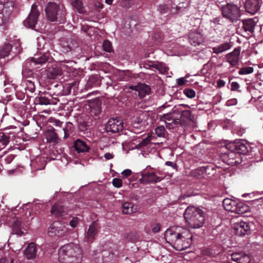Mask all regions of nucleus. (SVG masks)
<instances>
[{"label": "nucleus", "mask_w": 263, "mask_h": 263, "mask_svg": "<svg viewBox=\"0 0 263 263\" xmlns=\"http://www.w3.org/2000/svg\"><path fill=\"white\" fill-rule=\"evenodd\" d=\"M164 238L175 249L182 251L192 243V235L190 231L181 227L174 226L166 230Z\"/></svg>", "instance_id": "f257e3e1"}, {"label": "nucleus", "mask_w": 263, "mask_h": 263, "mask_svg": "<svg viewBox=\"0 0 263 263\" xmlns=\"http://www.w3.org/2000/svg\"><path fill=\"white\" fill-rule=\"evenodd\" d=\"M83 252L78 245L69 243L59 250V260L61 263H81Z\"/></svg>", "instance_id": "f03ea898"}, {"label": "nucleus", "mask_w": 263, "mask_h": 263, "mask_svg": "<svg viewBox=\"0 0 263 263\" xmlns=\"http://www.w3.org/2000/svg\"><path fill=\"white\" fill-rule=\"evenodd\" d=\"M185 222L191 228L198 229L202 227L205 221L203 211L198 208L190 206L184 213Z\"/></svg>", "instance_id": "7ed1b4c3"}, {"label": "nucleus", "mask_w": 263, "mask_h": 263, "mask_svg": "<svg viewBox=\"0 0 263 263\" xmlns=\"http://www.w3.org/2000/svg\"><path fill=\"white\" fill-rule=\"evenodd\" d=\"M240 6V1H236V3L234 2L231 3V23H236V26H238L240 24L244 29L245 31H249L250 33H252L254 32V28L256 26V22L255 20L257 18H250L240 21V17L241 16L239 6Z\"/></svg>", "instance_id": "20e7f679"}, {"label": "nucleus", "mask_w": 263, "mask_h": 263, "mask_svg": "<svg viewBox=\"0 0 263 263\" xmlns=\"http://www.w3.org/2000/svg\"><path fill=\"white\" fill-rule=\"evenodd\" d=\"M45 11L47 17L51 22H57L61 24L66 21V10L63 5L49 2Z\"/></svg>", "instance_id": "39448f33"}, {"label": "nucleus", "mask_w": 263, "mask_h": 263, "mask_svg": "<svg viewBox=\"0 0 263 263\" xmlns=\"http://www.w3.org/2000/svg\"><path fill=\"white\" fill-rule=\"evenodd\" d=\"M248 152L245 144L238 141H231V165H237L242 162V156Z\"/></svg>", "instance_id": "423d86ee"}, {"label": "nucleus", "mask_w": 263, "mask_h": 263, "mask_svg": "<svg viewBox=\"0 0 263 263\" xmlns=\"http://www.w3.org/2000/svg\"><path fill=\"white\" fill-rule=\"evenodd\" d=\"M180 116L177 114L175 108L172 112L163 114L160 117V120L165 123L166 126L168 129H173L180 125Z\"/></svg>", "instance_id": "0eeeda50"}, {"label": "nucleus", "mask_w": 263, "mask_h": 263, "mask_svg": "<svg viewBox=\"0 0 263 263\" xmlns=\"http://www.w3.org/2000/svg\"><path fill=\"white\" fill-rule=\"evenodd\" d=\"M231 229L233 230L236 235L241 237L249 235L251 233L249 223L242 220L233 223Z\"/></svg>", "instance_id": "6e6552de"}, {"label": "nucleus", "mask_w": 263, "mask_h": 263, "mask_svg": "<svg viewBox=\"0 0 263 263\" xmlns=\"http://www.w3.org/2000/svg\"><path fill=\"white\" fill-rule=\"evenodd\" d=\"M39 15L40 12L37 9V6L35 4L32 5L28 16L24 21V26L28 28L34 29L37 24Z\"/></svg>", "instance_id": "1a4fd4ad"}, {"label": "nucleus", "mask_w": 263, "mask_h": 263, "mask_svg": "<svg viewBox=\"0 0 263 263\" xmlns=\"http://www.w3.org/2000/svg\"><path fill=\"white\" fill-rule=\"evenodd\" d=\"M123 122L119 118L110 119L106 124L105 129L107 132L116 133L123 129Z\"/></svg>", "instance_id": "9d476101"}, {"label": "nucleus", "mask_w": 263, "mask_h": 263, "mask_svg": "<svg viewBox=\"0 0 263 263\" xmlns=\"http://www.w3.org/2000/svg\"><path fill=\"white\" fill-rule=\"evenodd\" d=\"M67 232V228L63 223L56 221L52 223L48 229V233L51 236L57 235L59 237L64 236Z\"/></svg>", "instance_id": "9b49d317"}, {"label": "nucleus", "mask_w": 263, "mask_h": 263, "mask_svg": "<svg viewBox=\"0 0 263 263\" xmlns=\"http://www.w3.org/2000/svg\"><path fill=\"white\" fill-rule=\"evenodd\" d=\"M164 178L160 172H151L145 173L142 175L140 179L143 183H156L161 181Z\"/></svg>", "instance_id": "f8f14e48"}, {"label": "nucleus", "mask_w": 263, "mask_h": 263, "mask_svg": "<svg viewBox=\"0 0 263 263\" xmlns=\"http://www.w3.org/2000/svg\"><path fill=\"white\" fill-rule=\"evenodd\" d=\"M13 47L15 48V51H13L14 54L20 53L22 51L21 44L19 42L16 43L13 46L9 43L6 44L0 49V58H4L8 56Z\"/></svg>", "instance_id": "ddd939ff"}, {"label": "nucleus", "mask_w": 263, "mask_h": 263, "mask_svg": "<svg viewBox=\"0 0 263 263\" xmlns=\"http://www.w3.org/2000/svg\"><path fill=\"white\" fill-rule=\"evenodd\" d=\"M59 101L58 98L46 93L41 95L35 99V102L40 105H55Z\"/></svg>", "instance_id": "4468645a"}, {"label": "nucleus", "mask_w": 263, "mask_h": 263, "mask_svg": "<svg viewBox=\"0 0 263 263\" xmlns=\"http://www.w3.org/2000/svg\"><path fill=\"white\" fill-rule=\"evenodd\" d=\"M51 214L57 218L61 217L63 219L69 216L66 208L60 203H55L51 208Z\"/></svg>", "instance_id": "2eb2a0df"}, {"label": "nucleus", "mask_w": 263, "mask_h": 263, "mask_svg": "<svg viewBox=\"0 0 263 263\" xmlns=\"http://www.w3.org/2000/svg\"><path fill=\"white\" fill-rule=\"evenodd\" d=\"M190 44L194 46L200 45L203 42V37L199 30H191L189 34Z\"/></svg>", "instance_id": "dca6fc26"}, {"label": "nucleus", "mask_w": 263, "mask_h": 263, "mask_svg": "<svg viewBox=\"0 0 263 263\" xmlns=\"http://www.w3.org/2000/svg\"><path fill=\"white\" fill-rule=\"evenodd\" d=\"M260 4L258 0H247L245 8L247 12L251 14H255L259 9Z\"/></svg>", "instance_id": "f3484780"}, {"label": "nucleus", "mask_w": 263, "mask_h": 263, "mask_svg": "<svg viewBox=\"0 0 263 263\" xmlns=\"http://www.w3.org/2000/svg\"><path fill=\"white\" fill-rule=\"evenodd\" d=\"M182 107L184 108H190V107L186 104H180L178 107H175L177 114L180 116L181 118H183L187 120L191 121L193 119L191 111L190 110H183Z\"/></svg>", "instance_id": "a211bd4d"}, {"label": "nucleus", "mask_w": 263, "mask_h": 263, "mask_svg": "<svg viewBox=\"0 0 263 263\" xmlns=\"http://www.w3.org/2000/svg\"><path fill=\"white\" fill-rule=\"evenodd\" d=\"M24 254L27 259H33L36 257L37 248L34 242H30L24 251Z\"/></svg>", "instance_id": "6ab92c4d"}, {"label": "nucleus", "mask_w": 263, "mask_h": 263, "mask_svg": "<svg viewBox=\"0 0 263 263\" xmlns=\"http://www.w3.org/2000/svg\"><path fill=\"white\" fill-rule=\"evenodd\" d=\"M103 78L98 74H93L89 77L86 87L88 88L98 87L101 84V81Z\"/></svg>", "instance_id": "aec40b11"}, {"label": "nucleus", "mask_w": 263, "mask_h": 263, "mask_svg": "<svg viewBox=\"0 0 263 263\" xmlns=\"http://www.w3.org/2000/svg\"><path fill=\"white\" fill-rule=\"evenodd\" d=\"M73 147L78 153L87 152L90 149L86 142L80 139L74 142Z\"/></svg>", "instance_id": "412c9836"}, {"label": "nucleus", "mask_w": 263, "mask_h": 263, "mask_svg": "<svg viewBox=\"0 0 263 263\" xmlns=\"http://www.w3.org/2000/svg\"><path fill=\"white\" fill-rule=\"evenodd\" d=\"M247 211V207L244 206L242 203H236L231 199V213L241 214L245 213Z\"/></svg>", "instance_id": "4be33fe9"}, {"label": "nucleus", "mask_w": 263, "mask_h": 263, "mask_svg": "<svg viewBox=\"0 0 263 263\" xmlns=\"http://www.w3.org/2000/svg\"><path fill=\"white\" fill-rule=\"evenodd\" d=\"M139 210L138 205H135L132 202H125L122 204V210L123 213L130 214L137 212Z\"/></svg>", "instance_id": "5701e85b"}, {"label": "nucleus", "mask_w": 263, "mask_h": 263, "mask_svg": "<svg viewBox=\"0 0 263 263\" xmlns=\"http://www.w3.org/2000/svg\"><path fill=\"white\" fill-rule=\"evenodd\" d=\"M1 3H3V8L2 10V13L3 15L9 16L13 10L14 3L13 1H7L5 2V0L2 1L1 0Z\"/></svg>", "instance_id": "b1692460"}, {"label": "nucleus", "mask_w": 263, "mask_h": 263, "mask_svg": "<svg viewBox=\"0 0 263 263\" xmlns=\"http://www.w3.org/2000/svg\"><path fill=\"white\" fill-rule=\"evenodd\" d=\"M46 164L45 158L39 156L31 160L30 165L36 170H42L45 168Z\"/></svg>", "instance_id": "393cba45"}, {"label": "nucleus", "mask_w": 263, "mask_h": 263, "mask_svg": "<svg viewBox=\"0 0 263 263\" xmlns=\"http://www.w3.org/2000/svg\"><path fill=\"white\" fill-rule=\"evenodd\" d=\"M98 232L97 224L96 222H93L89 226L86 235L87 241L90 242L95 240V236Z\"/></svg>", "instance_id": "a878e982"}, {"label": "nucleus", "mask_w": 263, "mask_h": 263, "mask_svg": "<svg viewBox=\"0 0 263 263\" xmlns=\"http://www.w3.org/2000/svg\"><path fill=\"white\" fill-rule=\"evenodd\" d=\"M210 166H201L196 169L193 170L191 172V175L196 178H201L204 176V174H206L208 170H209Z\"/></svg>", "instance_id": "bb28decb"}, {"label": "nucleus", "mask_w": 263, "mask_h": 263, "mask_svg": "<svg viewBox=\"0 0 263 263\" xmlns=\"http://www.w3.org/2000/svg\"><path fill=\"white\" fill-rule=\"evenodd\" d=\"M46 137L49 143H53V144L58 143L59 138L53 128L47 130Z\"/></svg>", "instance_id": "cd10ccee"}, {"label": "nucleus", "mask_w": 263, "mask_h": 263, "mask_svg": "<svg viewBox=\"0 0 263 263\" xmlns=\"http://www.w3.org/2000/svg\"><path fill=\"white\" fill-rule=\"evenodd\" d=\"M240 49V47H238L235 48L234 50L231 52V66H235L238 63Z\"/></svg>", "instance_id": "c85d7f7f"}, {"label": "nucleus", "mask_w": 263, "mask_h": 263, "mask_svg": "<svg viewBox=\"0 0 263 263\" xmlns=\"http://www.w3.org/2000/svg\"><path fill=\"white\" fill-rule=\"evenodd\" d=\"M139 96L140 97H143L146 94H148L150 91V87L149 86L142 83H139L137 85V91Z\"/></svg>", "instance_id": "c756f323"}, {"label": "nucleus", "mask_w": 263, "mask_h": 263, "mask_svg": "<svg viewBox=\"0 0 263 263\" xmlns=\"http://www.w3.org/2000/svg\"><path fill=\"white\" fill-rule=\"evenodd\" d=\"M10 136L7 134L0 133V151L4 149L9 143Z\"/></svg>", "instance_id": "7c9ffc66"}, {"label": "nucleus", "mask_w": 263, "mask_h": 263, "mask_svg": "<svg viewBox=\"0 0 263 263\" xmlns=\"http://www.w3.org/2000/svg\"><path fill=\"white\" fill-rule=\"evenodd\" d=\"M161 229V224L160 223L151 222L150 227L147 225L145 227V230L147 233H149L151 231L153 233H156L160 231Z\"/></svg>", "instance_id": "2f4dec72"}, {"label": "nucleus", "mask_w": 263, "mask_h": 263, "mask_svg": "<svg viewBox=\"0 0 263 263\" xmlns=\"http://www.w3.org/2000/svg\"><path fill=\"white\" fill-rule=\"evenodd\" d=\"M50 60L49 54H43L40 57L37 58H32L31 61L32 62L37 64H43Z\"/></svg>", "instance_id": "473e14b6"}, {"label": "nucleus", "mask_w": 263, "mask_h": 263, "mask_svg": "<svg viewBox=\"0 0 263 263\" xmlns=\"http://www.w3.org/2000/svg\"><path fill=\"white\" fill-rule=\"evenodd\" d=\"M72 5L79 13H84L85 12L82 0H73L72 2Z\"/></svg>", "instance_id": "72a5a7b5"}, {"label": "nucleus", "mask_w": 263, "mask_h": 263, "mask_svg": "<svg viewBox=\"0 0 263 263\" xmlns=\"http://www.w3.org/2000/svg\"><path fill=\"white\" fill-rule=\"evenodd\" d=\"M61 72L58 69L49 68L47 71V77L49 79H55L60 76Z\"/></svg>", "instance_id": "f704fd0d"}, {"label": "nucleus", "mask_w": 263, "mask_h": 263, "mask_svg": "<svg viewBox=\"0 0 263 263\" xmlns=\"http://www.w3.org/2000/svg\"><path fill=\"white\" fill-rule=\"evenodd\" d=\"M73 126L71 123L68 122L66 123L65 127H63V130L64 132V139H67L70 136L73 131Z\"/></svg>", "instance_id": "c9c22d12"}, {"label": "nucleus", "mask_w": 263, "mask_h": 263, "mask_svg": "<svg viewBox=\"0 0 263 263\" xmlns=\"http://www.w3.org/2000/svg\"><path fill=\"white\" fill-rule=\"evenodd\" d=\"M155 68L157 69L160 73L162 74H165L167 72L169 68L167 67L165 64L162 62H157L155 63Z\"/></svg>", "instance_id": "e433bc0d"}, {"label": "nucleus", "mask_w": 263, "mask_h": 263, "mask_svg": "<svg viewBox=\"0 0 263 263\" xmlns=\"http://www.w3.org/2000/svg\"><path fill=\"white\" fill-rule=\"evenodd\" d=\"M21 223L20 221L17 220L15 221L13 224L12 231L15 234L21 236L23 232L21 229Z\"/></svg>", "instance_id": "4c0bfd02"}, {"label": "nucleus", "mask_w": 263, "mask_h": 263, "mask_svg": "<svg viewBox=\"0 0 263 263\" xmlns=\"http://www.w3.org/2000/svg\"><path fill=\"white\" fill-rule=\"evenodd\" d=\"M230 48V44L228 43L221 44L218 47L213 48V51L215 53H219L222 52Z\"/></svg>", "instance_id": "58836bf2"}, {"label": "nucleus", "mask_w": 263, "mask_h": 263, "mask_svg": "<svg viewBox=\"0 0 263 263\" xmlns=\"http://www.w3.org/2000/svg\"><path fill=\"white\" fill-rule=\"evenodd\" d=\"M222 14L223 17L230 19V4L228 3L227 5L223 6L221 8Z\"/></svg>", "instance_id": "ea45409f"}, {"label": "nucleus", "mask_w": 263, "mask_h": 263, "mask_svg": "<svg viewBox=\"0 0 263 263\" xmlns=\"http://www.w3.org/2000/svg\"><path fill=\"white\" fill-rule=\"evenodd\" d=\"M34 74L32 70L27 69L26 68H24L22 70V75L24 78L26 79H34L33 77V75Z\"/></svg>", "instance_id": "a19ab883"}, {"label": "nucleus", "mask_w": 263, "mask_h": 263, "mask_svg": "<svg viewBox=\"0 0 263 263\" xmlns=\"http://www.w3.org/2000/svg\"><path fill=\"white\" fill-rule=\"evenodd\" d=\"M151 135H148L146 137L143 139L137 145L138 148H142L144 146H146L149 144L151 141Z\"/></svg>", "instance_id": "79ce46f5"}, {"label": "nucleus", "mask_w": 263, "mask_h": 263, "mask_svg": "<svg viewBox=\"0 0 263 263\" xmlns=\"http://www.w3.org/2000/svg\"><path fill=\"white\" fill-rule=\"evenodd\" d=\"M126 238L129 241L134 242L138 240L139 235L136 232H131L127 234Z\"/></svg>", "instance_id": "37998d69"}, {"label": "nucleus", "mask_w": 263, "mask_h": 263, "mask_svg": "<svg viewBox=\"0 0 263 263\" xmlns=\"http://www.w3.org/2000/svg\"><path fill=\"white\" fill-rule=\"evenodd\" d=\"M254 69L252 67H245L239 70L238 73L240 75L248 74L252 73Z\"/></svg>", "instance_id": "c03bdc74"}, {"label": "nucleus", "mask_w": 263, "mask_h": 263, "mask_svg": "<svg viewBox=\"0 0 263 263\" xmlns=\"http://www.w3.org/2000/svg\"><path fill=\"white\" fill-rule=\"evenodd\" d=\"M165 129L163 126H158L155 129V134L158 137H163L165 135Z\"/></svg>", "instance_id": "a18cd8bd"}, {"label": "nucleus", "mask_w": 263, "mask_h": 263, "mask_svg": "<svg viewBox=\"0 0 263 263\" xmlns=\"http://www.w3.org/2000/svg\"><path fill=\"white\" fill-rule=\"evenodd\" d=\"M103 49L106 52H110L112 50V45L108 40H105L103 44Z\"/></svg>", "instance_id": "49530a36"}, {"label": "nucleus", "mask_w": 263, "mask_h": 263, "mask_svg": "<svg viewBox=\"0 0 263 263\" xmlns=\"http://www.w3.org/2000/svg\"><path fill=\"white\" fill-rule=\"evenodd\" d=\"M184 93L189 98H193L195 96V91L192 89L185 88Z\"/></svg>", "instance_id": "de8ad7c7"}, {"label": "nucleus", "mask_w": 263, "mask_h": 263, "mask_svg": "<svg viewBox=\"0 0 263 263\" xmlns=\"http://www.w3.org/2000/svg\"><path fill=\"white\" fill-rule=\"evenodd\" d=\"M250 261V259L249 256L243 253L242 256L239 258V260L237 263H249Z\"/></svg>", "instance_id": "09e8293b"}, {"label": "nucleus", "mask_w": 263, "mask_h": 263, "mask_svg": "<svg viewBox=\"0 0 263 263\" xmlns=\"http://www.w3.org/2000/svg\"><path fill=\"white\" fill-rule=\"evenodd\" d=\"M77 82H73L72 83L68 84L66 86V90H67V93L68 94H70L71 89L73 88V90H74L77 87Z\"/></svg>", "instance_id": "8fccbe9b"}, {"label": "nucleus", "mask_w": 263, "mask_h": 263, "mask_svg": "<svg viewBox=\"0 0 263 263\" xmlns=\"http://www.w3.org/2000/svg\"><path fill=\"white\" fill-rule=\"evenodd\" d=\"M242 252L240 253H231V260L235 261L237 262L239 260L241 256H242Z\"/></svg>", "instance_id": "3c124183"}, {"label": "nucleus", "mask_w": 263, "mask_h": 263, "mask_svg": "<svg viewBox=\"0 0 263 263\" xmlns=\"http://www.w3.org/2000/svg\"><path fill=\"white\" fill-rule=\"evenodd\" d=\"M112 184L113 185L119 188L122 185V181L121 179L118 178H115L112 179Z\"/></svg>", "instance_id": "603ef678"}, {"label": "nucleus", "mask_w": 263, "mask_h": 263, "mask_svg": "<svg viewBox=\"0 0 263 263\" xmlns=\"http://www.w3.org/2000/svg\"><path fill=\"white\" fill-rule=\"evenodd\" d=\"M223 205L224 209L228 211H230V199L228 198H225L223 200Z\"/></svg>", "instance_id": "864d4df0"}, {"label": "nucleus", "mask_w": 263, "mask_h": 263, "mask_svg": "<svg viewBox=\"0 0 263 263\" xmlns=\"http://www.w3.org/2000/svg\"><path fill=\"white\" fill-rule=\"evenodd\" d=\"M233 132L239 136H242L245 133V129L239 127H236L235 128L233 126Z\"/></svg>", "instance_id": "5fc2aeb1"}, {"label": "nucleus", "mask_w": 263, "mask_h": 263, "mask_svg": "<svg viewBox=\"0 0 263 263\" xmlns=\"http://www.w3.org/2000/svg\"><path fill=\"white\" fill-rule=\"evenodd\" d=\"M168 7L166 5H161L159 6L158 10L162 14L166 13L168 11Z\"/></svg>", "instance_id": "6e6d98bb"}, {"label": "nucleus", "mask_w": 263, "mask_h": 263, "mask_svg": "<svg viewBox=\"0 0 263 263\" xmlns=\"http://www.w3.org/2000/svg\"><path fill=\"white\" fill-rule=\"evenodd\" d=\"M239 88L240 85L238 83L236 82H233L231 83V91H240V90L239 89Z\"/></svg>", "instance_id": "4d7b16f0"}, {"label": "nucleus", "mask_w": 263, "mask_h": 263, "mask_svg": "<svg viewBox=\"0 0 263 263\" xmlns=\"http://www.w3.org/2000/svg\"><path fill=\"white\" fill-rule=\"evenodd\" d=\"M26 88L30 92H33L34 91L35 87L34 83H26Z\"/></svg>", "instance_id": "13d9d810"}, {"label": "nucleus", "mask_w": 263, "mask_h": 263, "mask_svg": "<svg viewBox=\"0 0 263 263\" xmlns=\"http://www.w3.org/2000/svg\"><path fill=\"white\" fill-rule=\"evenodd\" d=\"M0 263H13V259L9 257H3L0 258Z\"/></svg>", "instance_id": "bf43d9fd"}, {"label": "nucleus", "mask_w": 263, "mask_h": 263, "mask_svg": "<svg viewBox=\"0 0 263 263\" xmlns=\"http://www.w3.org/2000/svg\"><path fill=\"white\" fill-rule=\"evenodd\" d=\"M132 174V171L129 169H126L124 170L122 173V177L123 178H126L128 176H129Z\"/></svg>", "instance_id": "052dcab7"}, {"label": "nucleus", "mask_w": 263, "mask_h": 263, "mask_svg": "<svg viewBox=\"0 0 263 263\" xmlns=\"http://www.w3.org/2000/svg\"><path fill=\"white\" fill-rule=\"evenodd\" d=\"M155 63L153 62L149 61L148 63H145L144 64V67L145 68H149V67H154L155 68Z\"/></svg>", "instance_id": "680f3d73"}, {"label": "nucleus", "mask_w": 263, "mask_h": 263, "mask_svg": "<svg viewBox=\"0 0 263 263\" xmlns=\"http://www.w3.org/2000/svg\"><path fill=\"white\" fill-rule=\"evenodd\" d=\"M173 6H172V7L174 8H176L177 9H180L181 7H185V6H184V3H182L181 4L179 3V6L178 5H175V1L176 0H173Z\"/></svg>", "instance_id": "e2e57ef3"}, {"label": "nucleus", "mask_w": 263, "mask_h": 263, "mask_svg": "<svg viewBox=\"0 0 263 263\" xmlns=\"http://www.w3.org/2000/svg\"><path fill=\"white\" fill-rule=\"evenodd\" d=\"M14 156L13 155H10L5 158V161L7 163H10L14 159Z\"/></svg>", "instance_id": "0e129e2a"}, {"label": "nucleus", "mask_w": 263, "mask_h": 263, "mask_svg": "<svg viewBox=\"0 0 263 263\" xmlns=\"http://www.w3.org/2000/svg\"><path fill=\"white\" fill-rule=\"evenodd\" d=\"M186 81L184 80L183 78H181L177 80V84L180 86H182L184 85Z\"/></svg>", "instance_id": "69168bd1"}, {"label": "nucleus", "mask_w": 263, "mask_h": 263, "mask_svg": "<svg viewBox=\"0 0 263 263\" xmlns=\"http://www.w3.org/2000/svg\"><path fill=\"white\" fill-rule=\"evenodd\" d=\"M161 34L160 32L155 33L154 37L157 40V42H160L161 41Z\"/></svg>", "instance_id": "338daca9"}, {"label": "nucleus", "mask_w": 263, "mask_h": 263, "mask_svg": "<svg viewBox=\"0 0 263 263\" xmlns=\"http://www.w3.org/2000/svg\"><path fill=\"white\" fill-rule=\"evenodd\" d=\"M69 224L71 227L75 228L77 225V221L73 219L70 221Z\"/></svg>", "instance_id": "774afa93"}]
</instances>
